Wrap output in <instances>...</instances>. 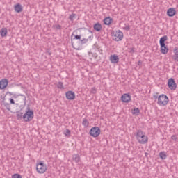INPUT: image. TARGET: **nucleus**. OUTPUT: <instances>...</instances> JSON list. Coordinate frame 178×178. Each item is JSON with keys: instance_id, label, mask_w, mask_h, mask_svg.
Listing matches in <instances>:
<instances>
[{"instance_id": "obj_13", "label": "nucleus", "mask_w": 178, "mask_h": 178, "mask_svg": "<svg viewBox=\"0 0 178 178\" xmlns=\"http://www.w3.org/2000/svg\"><path fill=\"white\" fill-rule=\"evenodd\" d=\"M74 40H79L81 45H83V44H87V42H88V39L83 38L81 40V35H76Z\"/></svg>"}, {"instance_id": "obj_1", "label": "nucleus", "mask_w": 178, "mask_h": 178, "mask_svg": "<svg viewBox=\"0 0 178 178\" xmlns=\"http://www.w3.org/2000/svg\"><path fill=\"white\" fill-rule=\"evenodd\" d=\"M136 138L140 144H147L148 143V136H145V133L141 129H138L136 134Z\"/></svg>"}, {"instance_id": "obj_29", "label": "nucleus", "mask_w": 178, "mask_h": 178, "mask_svg": "<svg viewBox=\"0 0 178 178\" xmlns=\"http://www.w3.org/2000/svg\"><path fill=\"white\" fill-rule=\"evenodd\" d=\"M53 29H56V30H61L62 26L59 24H55V25H53Z\"/></svg>"}, {"instance_id": "obj_17", "label": "nucleus", "mask_w": 178, "mask_h": 178, "mask_svg": "<svg viewBox=\"0 0 178 178\" xmlns=\"http://www.w3.org/2000/svg\"><path fill=\"white\" fill-rule=\"evenodd\" d=\"M93 29L95 31L99 32L101 30H102V24H101L99 22H97L93 25Z\"/></svg>"}, {"instance_id": "obj_26", "label": "nucleus", "mask_w": 178, "mask_h": 178, "mask_svg": "<svg viewBox=\"0 0 178 178\" xmlns=\"http://www.w3.org/2000/svg\"><path fill=\"white\" fill-rule=\"evenodd\" d=\"M159 156H160V158L161 159H166V158H167V156H166V152H161L160 153H159Z\"/></svg>"}, {"instance_id": "obj_7", "label": "nucleus", "mask_w": 178, "mask_h": 178, "mask_svg": "<svg viewBox=\"0 0 178 178\" xmlns=\"http://www.w3.org/2000/svg\"><path fill=\"white\" fill-rule=\"evenodd\" d=\"M36 170L38 173H45L47 172V165L40 161L39 163L36 164Z\"/></svg>"}, {"instance_id": "obj_22", "label": "nucleus", "mask_w": 178, "mask_h": 178, "mask_svg": "<svg viewBox=\"0 0 178 178\" xmlns=\"http://www.w3.org/2000/svg\"><path fill=\"white\" fill-rule=\"evenodd\" d=\"M82 125L84 127H88V126L90 125V122H88V120L86 118H83V122H82Z\"/></svg>"}, {"instance_id": "obj_9", "label": "nucleus", "mask_w": 178, "mask_h": 178, "mask_svg": "<svg viewBox=\"0 0 178 178\" xmlns=\"http://www.w3.org/2000/svg\"><path fill=\"white\" fill-rule=\"evenodd\" d=\"M65 97L69 101H73L76 98V93L72 90L66 92Z\"/></svg>"}, {"instance_id": "obj_10", "label": "nucleus", "mask_w": 178, "mask_h": 178, "mask_svg": "<svg viewBox=\"0 0 178 178\" xmlns=\"http://www.w3.org/2000/svg\"><path fill=\"white\" fill-rule=\"evenodd\" d=\"M121 101L126 104H129V102L131 101V96L129 93H125L121 96Z\"/></svg>"}, {"instance_id": "obj_21", "label": "nucleus", "mask_w": 178, "mask_h": 178, "mask_svg": "<svg viewBox=\"0 0 178 178\" xmlns=\"http://www.w3.org/2000/svg\"><path fill=\"white\" fill-rule=\"evenodd\" d=\"M17 120H22L23 119V113H22V111L19 110V111H17Z\"/></svg>"}, {"instance_id": "obj_27", "label": "nucleus", "mask_w": 178, "mask_h": 178, "mask_svg": "<svg viewBox=\"0 0 178 178\" xmlns=\"http://www.w3.org/2000/svg\"><path fill=\"white\" fill-rule=\"evenodd\" d=\"M3 105L6 107L7 111H10V104L6 103L4 101H3Z\"/></svg>"}, {"instance_id": "obj_32", "label": "nucleus", "mask_w": 178, "mask_h": 178, "mask_svg": "<svg viewBox=\"0 0 178 178\" xmlns=\"http://www.w3.org/2000/svg\"><path fill=\"white\" fill-rule=\"evenodd\" d=\"M12 178H23L20 174H14L12 175Z\"/></svg>"}, {"instance_id": "obj_24", "label": "nucleus", "mask_w": 178, "mask_h": 178, "mask_svg": "<svg viewBox=\"0 0 178 178\" xmlns=\"http://www.w3.org/2000/svg\"><path fill=\"white\" fill-rule=\"evenodd\" d=\"M57 88L59 90H65V87L63 86V82L59 81L57 83Z\"/></svg>"}, {"instance_id": "obj_40", "label": "nucleus", "mask_w": 178, "mask_h": 178, "mask_svg": "<svg viewBox=\"0 0 178 178\" xmlns=\"http://www.w3.org/2000/svg\"><path fill=\"white\" fill-rule=\"evenodd\" d=\"M173 60H175V62H178V56H173L172 57Z\"/></svg>"}, {"instance_id": "obj_5", "label": "nucleus", "mask_w": 178, "mask_h": 178, "mask_svg": "<svg viewBox=\"0 0 178 178\" xmlns=\"http://www.w3.org/2000/svg\"><path fill=\"white\" fill-rule=\"evenodd\" d=\"M90 136L91 137H94V138H97L101 134V129L98 127H93L92 128L90 129L89 131Z\"/></svg>"}, {"instance_id": "obj_38", "label": "nucleus", "mask_w": 178, "mask_h": 178, "mask_svg": "<svg viewBox=\"0 0 178 178\" xmlns=\"http://www.w3.org/2000/svg\"><path fill=\"white\" fill-rule=\"evenodd\" d=\"M172 140H173L174 141H176V140H177V137L176 136V135H173L171 137Z\"/></svg>"}, {"instance_id": "obj_43", "label": "nucleus", "mask_w": 178, "mask_h": 178, "mask_svg": "<svg viewBox=\"0 0 178 178\" xmlns=\"http://www.w3.org/2000/svg\"><path fill=\"white\" fill-rule=\"evenodd\" d=\"M135 51H134V48H131L130 50V53L131 54H134Z\"/></svg>"}, {"instance_id": "obj_30", "label": "nucleus", "mask_w": 178, "mask_h": 178, "mask_svg": "<svg viewBox=\"0 0 178 178\" xmlns=\"http://www.w3.org/2000/svg\"><path fill=\"white\" fill-rule=\"evenodd\" d=\"M74 17H76V14L72 13V15H70L69 16V19H70L71 22H73V20H74Z\"/></svg>"}, {"instance_id": "obj_12", "label": "nucleus", "mask_w": 178, "mask_h": 178, "mask_svg": "<svg viewBox=\"0 0 178 178\" xmlns=\"http://www.w3.org/2000/svg\"><path fill=\"white\" fill-rule=\"evenodd\" d=\"M110 62L111 63H119V56L116 54H111L110 56Z\"/></svg>"}, {"instance_id": "obj_42", "label": "nucleus", "mask_w": 178, "mask_h": 178, "mask_svg": "<svg viewBox=\"0 0 178 178\" xmlns=\"http://www.w3.org/2000/svg\"><path fill=\"white\" fill-rule=\"evenodd\" d=\"M6 95L12 96V95H13V94L12 92H7L6 94Z\"/></svg>"}, {"instance_id": "obj_47", "label": "nucleus", "mask_w": 178, "mask_h": 178, "mask_svg": "<svg viewBox=\"0 0 178 178\" xmlns=\"http://www.w3.org/2000/svg\"><path fill=\"white\" fill-rule=\"evenodd\" d=\"M173 56H178V54H175Z\"/></svg>"}, {"instance_id": "obj_20", "label": "nucleus", "mask_w": 178, "mask_h": 178, "mask_svg": "<svg viewBox=\"0 0 178 178\" xmlns=\"http://www.w3.org/2000/svg\"><path fill=\"white\" fill-rule=\"evenodd\" d=\"M165 41H168V36L167 35H164L163 37H161L160 38V40H159V44L160 45H165Z\"/></svg>"}, {"instance_id": "obj_23", "label": "nucleus", "mask_w": 178, "mask_h": 178, "mask_svg": "<svg viewBox=\"0 0 178 178\" xmlns=\"http://www.w3.org/2000/svg\"><path fill=\"white\" fill-rule=\"evenodd\" d=\"M72 159L73 161H75L76 163H79V162H80V156L74 154L72 156Z\"/></svg>"}, {"instance_id": "obj_28", "label": "nucleus", "mask_w": 178, "mask_h": 178, "mask_svg": "<svg viewBox=\"0 0 178 178\" xmlns=\"http://www.w3.org/2000/svg\"><path fill=\"white\" fill-rule=\"evenodd\" d=\"M70 134H71V131L70 129H66L64 131V134H65V136H66V137H70Z\"/></svg>"}, {"instance_id": "obj_4", "label": "nucleus", "mask_w": 178, "mask_h": 178, "mask_svg": "<svg viewBox=\"0 0 178 178\" xmlns=\"http://www.w3.org/2000/svg\"><path fill=\"white\" fill-rule=\"evenodd\" d=\"M19 97H23V98H18L17 100V103H16L17 106H19L20 111H23L24 108H26V95L19 94Z\"/></svg>"}, {"instance_id": "obj_44", "label": "nucleus", "mask_w": 178, "mask_h": 178, "mask_svg": "<svg viewBox=\"0 0 178 178\" xmlns=\"http://www.w3.org/2000/svg\"><path fill=\"white\" fill-rule=\"evenodd\" d=\"M74 33H76V31H74L72 34V37H73V35H74Z\"/></svg>"}, {"instance_id": "obj_33", "label": "nucleus", "mask_w": 178, "mask_h": 178, "mask_svg": "<svg viewBox=\"0 0 178 178\" xmlns=\"http://www.w3.org/2000/svg\"><path fill=\"white\" fill-rule=\"evenodd\" d=\"M9 101H10V104L16 105V103L15 102V100L13 99V98H10Z\"/></svg>"}, {"instance_id": "obj_36", "label": "nucleus", "mask_w": 178, "mask_h": 178, "mask_svg": "<svg viewBox=\"0 0 178 178\" xmlns=\"http://www.w3.org/2000/svg\"><path fill=\"white\" fill-rule=\"evenodd\" d=\"M89 33H90L91 35L88 37L89 40H92L94 38V36L92 35V31H89Z\"/></svg>"}, {"instance_id": "obj_15", "label": "nucleus", "mask_w": 178, "mask_h": 178, "mask_svg": "<svg viewBox=\"0 0 178 178\" xmlns=\"http://www.w3.org/2000/svg\"><path fill=\"white\" fill-rule=\"evenodd\" d=\"M167 15L169 17H173L176 15V9L174 8H170L167 10Z\"/></svg>"}, {"instance_id": "obj_31", "label": "nucleus", "mask_w": 178, "mask_h": 178, "mask_svg": "<svg viewBox=\"0 0 178 178\" xmlns=\"http://www.w3.org/2000/svg\"><path fill=\"white\" fill-rule=\"evenodd\" d=\"M153 98L155 102L159 101V95H158V93L153 95Z\"/></svg>"}, {"instance_id": "obj_8", "label": "nucleus", "mask_w": 178, "mask_h": 178, "mask_svg": "<svg viewBox=\"0 0 178 178\" xmlns=\"http://www.w3.org/2000/svg\"><path fill=\"white\" fill-rule=\"evenodd\" d=\"M168 86L170 90H176V88H177V84H176V82L175 81V79L173 78H170L168 79Z\"/></svg>"}, {"instance_id": "obj_39", "label": "nucleus", "mask_w": 178, "mask_h": 178, "mask_svg": "<svg viewBox=\"0 0 178 178\" xmlns=\"http://www.w3.org/2000/svg\"><path fill=\"white\" fill-rule=\"evenodd\" d=\"M17 97H19V95L13 94L12 98L14 99H16V98H17Z\"/></svg>"}, {"instance_id": "obj_3", "label": "nucleus", "mask_w": 178, "mask_h": 178, "mask_svg": "<svg viewBox=\"0 0 178 178\" xmlns=\"http://www.w3.org/2000/svg\"><path fill=\"white\" fill-rule=\"evenodd\" d=\"M157 104L159 105V106H166V105L169 104V97H168V96L165 94L160 95Z\"/></svg>"}, {"instance_id": "obj_25", "label": "nucleus", "mask_w": 178, "mask_h": 178, "mask_svg": "<svg viewBox=\"0 0 178 178\" xmlns=\"http://www.w3.org/2000/svg\"><path fill=\"white\" fill-rule=\"evenodd\" d=\"M132 114L136 115V116H138V115H140V108H135L132 110Z\"/></svg>"}, {"instance_id": "obj_6", "label": "nucleus", "mask_w": 178, "mask_h": 178, "mask_svg": "<svg viewBox=\"0 0 178 178\" xmlns=\"http://www.w3.org/2000/svg\"><path fill=\"white\" fill-rule=\"evenodd\" d=\"M112 34L114 41H122L123 40V32L122 31L118 30L116 32H113Z\"/></svg>"}, {"instance_id": "obj_41", "label": "nucleus", "mask_w": 178, "mask_h": 178, "mask_svg": "<svg viewBox=\"0 0 178 178\" xmlns=\"http://www.w3.org/2000/svg\"><path fill=\"white\" fill-rule=\"evenodd\" d=\"M72 45L73 48H74L75 49H77V48L75 47H77V44L74 45V43L73 42H72Z\"/></svg>"}, {"instance_id": "obj_45", "label": "nucleus", "mask_w": 178, "mask_h": 178, "mask_svg": "<svg viewBox=\"0 0 178 178\" xmlns=\"http://www.w3.org/2000/svg\"><path fill=\"white\" fill-rule=\"evenodd\" d=\"M89 54V56H91V55H92V53H88Z\"/></svg>"}, {"instance_id": "obj_16", "label": "nucleus", "mask_w": 178, "mask_h": 178, "mask_svg": "<svg viewBox=\"0 0 178 178\" xmlns=\"http://www.w3.org/2000/svg\"><path fill=\"white\" fill-rule=\"evenodd\" d=\"M112 23H113V19H112V17H106V18H104V24L106 26H110V24H112Z\"/></svg>"}, {"instance_id": "obj_14", "label": "nucleus", "mask_w": 178, "mask_h": 178, "mask_svg": "<svg viewBox=\"0 0 178 178\" xmlns=\"http://www.w3.org/2000/svg\"><path fill=\"white\" fill-rule=\"evenodd\" d=\"M14 10L17 13H20L23 12V6H22V4H20V3H17V4L15 5Z\"/></svg>"}, {"instance_id": "obj_18", "label": "nucleus", "mask_w": 178, "mask_h": 178, "mask_svg": "<svg viewBox=\"0 0 178 178\" xmlns=\"http://www.w3.org/2000/svg\"><path fill=\"white\" fill-rule=\"evenodd\" d=\"M161 53L163 54V55H166L168 54V51H169V49L168 47H166V44H161Z\"/></svg>"}, {"instance_id": "obj_2", "label": "nucleus", "mask_w": 178, "mask_h": 178, "mask_svg": "<svg viewBox=\"0 0 178 178\" xmlns=\"http://www.w3.org/2000/svg\"><path fill=\"white\" fill-rule=\"evenodd\" d=\"M34 119V112L33 110L30 109V107L28 106L25 113L23 115V120L24 122H31Z\"/></svg>"}, {"instance_id": "obj_35", "label": "nucleus", "mask_w": 178, "mask_h": 178, "mask_svg": "<svg viewBox=\"0 0 178 178\" xmlns=\"http://www.w3.org/2000/svg\"><path fill=\"white\" fill-rule=\"evenodd\" d=\"M124 30H126V31H130V26L127 25L125 27H124Z\"/></svg>"}, {"instance_id": "obj_48", "label": "nucleus", "mask_w": 178, "mask_h": 178, "mask_svg": "<svg viewBox=\"0 0 178 178\" xmlns=\"http://www.w3.org/2000/svg\"><path fill=\"white\" fill-rule=\"evenodd\" d=\"M141 64V61H138V65Z\"/></svg>"}, {"instance_id": "obj_46", "label": "nucleus", "mask_w": 178, "mask_h": 178, "mask_svg": "<svg viewBox=\"0 0 178 178\" xmlns=\"http://www.w3.org/2000/svg\"><path fill=\"white\" fill-rule=\"evenodd\" d=\"M145 156L148 155V153H145Z\"/></svg>"}, {"instance_id": "obj_11", "label": "nucleus", "mask_w": 178, "mask_h": 178, "mask_svg": "<svg viewBox=\"0 0 178 178\" xmlns=\"http://www.w3.org/2000/svg\"><path fill=\"white\" fill-rule=\"evenodd\" d=\"M8 79H3L1 81H0V90H5L6 87H8Z\"/></svg>"}, {"instance_id": "obj_34", "label": "nucleus", "mask_w": 178, "mask_h": 178, "mask_svg": "<svg viewBox=\"0 0 178 178\" xmlns=\"http://www.w3.org/2000/svg\"><path fill=\"white\" fill-rule=\"evenodd\" d=\"M90 92L92 94H97V89L95 88H92L91 90H90Z\"/></svg>"}, {"instance_id": "obj_37", "label": "nucleus", "mask_w": 178, "mask_h": 178, "mask_svg": "<svg viewBox=\"0 0 178 178\" xmlns=\"http://www.w3.org/2000/svg\"><path fill=\"white\" fill-rule=\"evenodd\" d=\"M174 53H175V55H178V49H177V47H175L174 49Z\"/></svg>"}, {"instance_id": "obj_19", "label": "nucleus", "mask_w": 178, "mask_h": 178, "mask_svg": "<svg viewBox=\"0 0 178 178\" xmlns=\"http://www.w3.org/2000/svg\"><path fill=\"white\" fill-rule=\"evenodd\" d=\"M0 34L2 37H6V35H8V29L2 28L0 30Z\"/></svg>"}]
</instances>
